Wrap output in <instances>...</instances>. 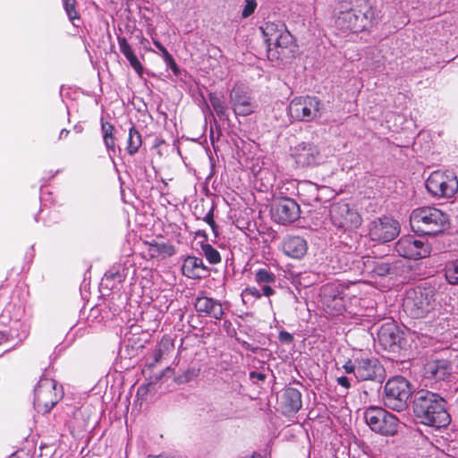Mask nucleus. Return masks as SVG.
Returning a JSON list of instances; mask_svg holds the SVG:
<instances>
[{
    "label": "nucleus",
    "instance_id": "obj_1",
    "mask_svg": "<svg viewBox=\"0 0 458 458\" xmlns=\"http://www.w3.org/2000/svg\"><path fill=\"white\" fill-rule=\"evenodd\" d=\"M412 411L417 420L427 426L442 428L450 422L445 399L428 390L421 389L414 394Z\"/></svg>",
    "mask_w": 458,
    "mask_h": 458
},
{
    "label": "nucleus",
    "instance_id": "obj_2",
    "mask_svg": "<svg viewBox=\"0 0 458 458\" xmlns=\"http://www.w3.org/2000/svg\"><path fill=\"white\" fill-rule=\"evenodd\" d=\"M412 231L421 235L442 233L449 225L448 216L433 207L414 209L410 216Z\"/></svg>",
    "mask_w": 458,
    "mask_h": 458
},
{
    "label": "nucleus",
    "instance_id": "obj_3",
    "mask_svg": "<svg viewBox=\"0 0 458 458\" xmlns=\"http://www.w3.org/2000/svg\"><path fill=\"white\" fill-rule=\"evenodd\" d=\"M375 18V12L368 0H354L352 6L340 12L337 27L344 31L358 33L365 30Z\"/></svg>",
    "mask_w": 458,
    "mask_h": 458
},
{
    "label": "nucleus",
    "instance_id": "obj_4",
    "mask_svg": "<svg viewBox=\"0 0 458 458\" xmlns=\"http://www.w3.org/2000/svg\"><path fill=\"white\" fill-rule=\"evenodd\" d=\"M434 296L432 290L420 287L408 290L403 301L404 312L412 318L427 317L435 309Z\"/></svg>",
    "mask_w": 458,
    "mask_h": 458
},
{
    "label": "nucleus",
    "instance_id": "obj_5",
    "mask_svg": "<svg viewBox=\"0 0 458 458\" xmlns=\"http://www.w3.org/2000/svg\"><path fill=\"white\" fill-rule=\"evenodd\" d=\"M347 374H353L359 381H373L378 390L386 377L385 369L376 358L349 360L344 366Z\"/></svg>",
    "mask_w": 458,
    "mask_h": 458
},
{
    "label": "nucleus",
    "instance_id": "obj_6",
    "mask_svg": "<svg viewBox=\"0 0 458 458\" xmlns=\"http://www.w3.org/2000/svg\"><path fill=\"white\" fill-rule=\"evenodd\" d=\"M383 401L385 405L396 411L407 408V401L411 394L410 382L403 377H394L386 383Z\"/></svg>",
    "mask_w": 458,
    "mask_h": 458
},
{
    "label": "nucleus",
    "instance_id": "obj_7",
    "mask_svg": "<svg viewBox=\"0 0 458 458\" xmlns=\"http://www.w3.org/2000/svg\"><path fill=\"white\" fill-rule=\"evenodd\" d=\"M363 417L367 425L376 433L383 436H394L398 430L399 420L381 407L367 408Z\"/></svg>",
    "mask_w": 458,
    "mask_h": 458
},
{
    "label": "nucleus",
    "instance_id": "obj_8",
    "mask_svg": "<svg viewBox=\"0 0 458 458\" xmlns=\"http://www.w3.org/2000/svg\"><path fill=\"white\" fill-rule=\"evenodd\" d=\"M299 47L293 36L288 30L278 40L269 43L267 58L278 64L292 62L298 55Z\"/></svg>",
    "mask_w": 458,
    "mask_h": 458
},
{
    "label": "nucleus",
    "instance_id": "obj_9",
    "mask_svg": "<svg viewBox=\"0 0 458 458\" xmlns=\"http://www.w3.org/2000/svg\"><path fill=\"white\" fill-rule=\"evenodd\" d=\"M322 103L316 97H301L293 98L289 106L290 115L301 122H310L321 114Z\"/></svg>",
    "mask_w": 458,
    "mask_h": 458
},
{
    "label": "nucleus",
    "instance_id": "obj_10",
    "mask_svg": "<svg viewBox=\"0 0 458 458\" xmlns=\"http://www.w3.org/2000/svg\"><path fill=\"white\" fill-rule=\"evenodd\" d=\"M426 188L433 196L451 198L458 191V180L453 173L435 171L426 181Z\"/></svg>",
    "mask_w": 458,
    "mask_h": 458
},
{
    "label": "nucleus",
    "instance_id": "obj_11",
    "mask_svg": "<svg viewBox=\"0 0 458 458\" xmlns=\"http://www.w3.org/2000/svg\"><path fill=\"white\" fill-rule=\"evenodd\" d=\"M399 233V223L388 216L377 217L371 221L369 226L370 240L380 243L393 241Z\"/></svg>",
    "mask_w": 458,
    "mask_h": 458
},
{
    "label": "nucleus",
    "instance_id": "obj_12",
    "mask_svg": "<svg viewBox=\"0 0 458 458\" xmlns=\"http://www.w3.org/2000/svg\"><path fill=\"white\" fill-rule=\"evenodd\" d=\"M329 214L333 224L339 228L353 229L361 224L360 214L345 202L331 204Z\"/></svg>",
    "mask_w": 458,
    "mask_h": 458
},
{
    "label": "nucleus",
    "instance_id": "obj_13",
    "mask_svg": "<svg viewBox=\"0 0 458 458\" xmlns=\"http://www.w3.org/2000/svg\"><path fill=\"white\" fill-rule=\"evenodd\" d=\"M396 252L406 259H419L429 256L431 251L430 245L412 235L401 237L395 243Z\"/></svg>",
    "mask_w": 458,
    "mask_h": 458
},
{
    "label": "nucleus",
    "instance_id": "obj_14",
    "mask_svg": "<svg viewBox=\"0 0 458 458\" xmlns=\"http://www.w3.org/2000/svg\"><path fill=\"white\" fill-rule=\"evenodd\" d=\"M292 156L296 165L302 168L319 165L323 162L319 147L312 142L297 144L293 149Z\"/></svg>",
    "mask_w": 458,
    "mask_h": 458
},
{
    "label": "nucleus",
    "instance_id": "obj_15",
    "mask_svg": "<svg viewBox=\"0 0 458 458\" xmlns=\"http://www.w3.org/2000/svg\"><path fill=\"white\" fill-rule=\"evenodd\" d=\"M273 219L282 225L291 224L300 216V207L295 200L284 198L276 201L271 208Z\"/></svg>",
    "mask_w": 458,
    "mask_h": 458
},
{
    "label": "nucleus",
    "instance_id": "obj_16",
    "mask_svg": "<svg viewBox=\"0 0 458 458\" xmlns=\"http://www.w3.org/2000/svg\"><path fill=\"white\" fill-rule=\"evenodd\" d=\"M403 331L393 321L383 324L378 332L379 344L385 350L395 352L403 341Z\"/></svg>",
    "mask_w": 458,
    "mask_h": 458
},
{
    "label": "nucleus",
    "instance_id": "obj_17",
    "mask_svg": "<svg viewBox=\"0 0 458 458\" xmlns=\"http://www.w3.org/2000/svg\"><path fill=\"white\" fill-rule=\"evenodd\" d=\"M230 100L236 115L247 116L254 112L255 105L251 98L241 88L232 89Z\"/></svg>",
    "mask_w": 458,
    "mask_h": 458
},
{
    "label": "nucleus",
    "instance_id": "obj_18",
    "mask_svg": "<svg viewBox=\"0 0 458 458\" xmlns=\"http://www.w3.org/2000/svg\"><path fill=\"white\" fill-rule=\"evenodd\" d=\"M452 367L447 360H433L423 368V376L430 380H444L451 375Z\"/></svg>",
    "mask_w": 458,
    "mask_h": 458
},
{
    "label": "nucleus",
    "instance_id": "obj_19",
    "mask_svg": "<svg viewBox=\"0 0 458 458\" xmlns=\"http://www.w3.org/2000/svg\"><path fill=\"white\" fill-rule=\"evenodd\" d=\"M194 307L198 312L205 313L215 319H222L225 313L218 301L207 296L197 297Z\"/></svg>",
    "mask_w": 458,
    "mask_h": 458
},
{
    "label": "nucleus",
    "instance_id": "obj_20",
    "mask_svg": "<svg viewBox=\"0 0 458 458\" xmlns=\"http://www.w3.org/2000/svg\"><path fill=\"white\" fill-rule=\"evenodd\" d=\"M182 274L192 279L202 278L208 273L203 260L197 257H187L182 267Z\"/></svg>",
    "mask_w": 458,
    "mask_h": 458
},
{
    "label": "nucleus",
    "instance_id": "obj_21",
    "mask_svg": "<svg viewBox=\"0 0 458 458\" xmlns=\"http://www.w3.org/2000/svg\"><path fill=\"white\" fill-rule=\"evenodd\" d=\"M283 250L287 256L301 259L307 252V242L300 236H287L284 240Z\"/></svg>",
    "mask_w": 458,
    "mask_h": 458
},
{
    "label": "nucleus",
    "instance_id": "obj_22",
    "mask_svg": "<svg viewBox=\"0 0 458 458\" xmlns=\"http://www.w3.org/2000/svg\"><path fill=\"white\" fill-rule=\"evenodd\" d=\"M321 296L324 304L333 308L335 312H341L344 308V300L338 287L334 284H327L321 290Z\"/></svg>",
    "mask_w": 458,
    "mask_h": 458
},
{
    "label": "nucleus",
    "instance_id": "obj_23",
    "mask_svg": "<svg viewBox=\"0 0 458 458\" xmlns=\"http://www.w3.org/2000/svg\"><path fill=\"white\" fill-rule=\"evenodd\" d=\"M298 195L304 205L315 207L320 202L319 189L316 183L305 181L298 185Z\"/></svg>",
    "mask_w": 458,
    "mask_h": 458
},
{
    "label": "nucleus",
    "instance_id": "obj_24",
    "mask_svg": "<svg viewBox=\"0 0 458 458\" xmlns=\"http://www.w3.org/2000/svg\"><path fill=\"white\" fill-rule=\"evenodd\" d=\"M260 30L265 38L267 47H269V43L278 40L280 36H283L288 31L286 25L280 21H267L260 27Z\"/></svg>",
    "mask_w": 458,
    "mask_h": 458
},
{
    "label": "nucleus",
    "instance_id": "obj_25",
    "mask_svg": "<svg viewBox=\"0 0 458 458\" xmlns=\"http://www.w3.org/2000/svg\"><path fill=\"white\" fill-rule=\"evenodd\" d=\"M284 408L288 412H296L301 408V394L295 389L289 387L283 394Z\"/></svg>",
    "mask_w": 458,
    "mask_h": 458
},
{
    "label": "nucleus",
    "instance_id": "obj_26",
    "mask_svg": "<svg viewBox=\"0 0 458 458\" xmlns=\"http://www.w3.org/2000/svg\"><path fill=\"white\" fill-rule=\"evenodd\" d=\"M119 47L120 51L123 54V55L127 58L131 67L135 70V72L141 76L143 73V66L140 62L134 55L131 46L129 45L127 39L125 38H119Z\"/></svg>",
    "mask_w": 458,
    "mask_h": 458
},
{
    "label": "nucleus",
    "instance_id": "obj_27",
    "mask_svg": "<svg viewBox=\"0 0 458 458\" xmlns=\"http://www.w3.org/2000/svg\"><path fill=\"white\" fill-rule=\"evenodd\" d=\"M62 4L69 21L73 26L80 27L81 18L78 10L77 0H62Z\"/></svg>",
    "mask_w": 458,
    "mask_h": 458
},
{
    "label": "nucleus",
    "instance_id": "obj_28",
    "mask_svg": "<svg viewBox=\"0 0 458 458\" xmlns=\"http://www.w3.org/2000/svg\"><path fill=\"white\" fill-rule=\"evenodd\" d=\"M399 263L389 264L383 261L373 262L372 273L379 276L398 275Z\"/></svg>",
    "mask_w": 458,
    "mask_h": 458
},
{
    "label": "nucleus",
    "instance_id": "obj_29",
    "mask_svg": "<svg viewBox=\"0 0 458 458\" xmlns=\"http://www.w3.org/2000/svg\"><path fill=\"white\" fill-rule=\"evenodd\" d=\"M141 143L142 141L140 132L134 127H131L129 131V137L127 140V152L130 155H134L138 152Z\"/></svg>",
    "mask_w": 458,
    "mask_h": 458
},
{
    "label": "nucleus",
    "instance_id": "obj_30",
    "mask_svg": "<svg viewBox=\"0 0 458 458\" xmlns=\"http://www.w3.org/2000/svg\"><path fill=\"white\" fill-rule=\"evenodd\" d=\"M208 99L211 106L214 111L216 113L217 116L221 119H227L226 114V106L220 97H218L216 93H210L208 96Z\"/></svg>",
    "mask_w": 458,
    "mask_h": 458
},
{
    "label": "nucleus",
    "instance_id": "obj_31",
    "mask_svg": "<svg viewBox=\"0 0 458 458\" xmlns=\"http://www.w3.org/2000/svg\"><path fill=\"white\" fill-rule=\"evenodd\" d=\"M445 276L449 284H458V259L446 264Z\"/></svg>",
    "mask_w": 458,
    "mask_h": 458
},
{
    "label": "nucleus",
    "instance_id": "obj_32",
    "mask_svg": "<svg viewBox=\"0 0 458 458\" xmlns=\"http://www.w3.org/2000/svg\"><path fill=\"white\" fill-rule=\"evenodd\" d=\"M154 45L155 47L161 51L162 53V55L164 57V60L165 62L166 63L167 66H169L172 71L174 72V73L175 75L179 74V68L176 64V63L174 62V59L173 58V56L168 53V51L166 50V48L158 41H154Z\"/></svg>",
    "mask_w": 458,
    "mask_h": 458
},
{
    "label": "nucleus",
    "instance_id": "obj_33",
    "mask_svg": "<svg viewBox=\"0 0 458 458\" xmlns=\"http://www.w3.org/2000/svg\"><path fill=\"white\" fill-rule=\"evenodd\" d=\"M149 250L154 254H166L172 256L174 254V248L171 244L158 243L153 242L149 243Z\"/></svg>",
    "mask_w": 458,
    "mask_h": 458
},
{
    "label": "nucleus",
    "instance_id": "obj_34",
    "mask_svg": "<svg viewBox=\"0 0 458 458\" xmlns=\"http://www.w3.org/2000/svg\"><path fill=\"white\" fill-rule=\"evenodd\" d=\"M276 280V275L266 268H260L255 274V281L258 284H273Z\"/></svg>",
    "mask_w": 458,
    "mask_h": 458
},
{
    "label": "nucleus",
    "instance_id": "obj_35",
    "mask_svg": "<svg viewBox=\"0 0 458 458\" xmlns=\"http://www.w3.org/2000/svg\"><path fill=\"white\" fill-rule=\"evenodd\" d=\"M201 249L204 252L206 259L208 260L210 264H217L221 261V256L219 252L210 244H202Z\"/></svg>",
    "mask_w": 458,
    "mask_h": 458
},
{
    "label": "nucleus",
    "instance_id": "obj_36",
    "mask_svg": "<svg viewBox=\"0 0 458 458\" xmlns=\"http://www.w3.org/2000/svg\"><path fill=\"white\" fill-rule=\"evenodd\" d=\"M197 376L198 371L195 369H189L182 375L177 377L175 380L179 384H183L191 381Z\"/></svg>",
    "mask_w": 458,
    "mask_h": 458
},
{
    "label": "nucleus",
    "instance_id": "obj_37",
    "mask_svg": "<svg viewBox=\"0 0 458 458\" xmlns=\"http://www.w3.org/2000/svg\"><path fill=\"white\" fill-rule=\"evenodd\" d=\"M256 6L257 3L254 0H245V6L242 13V17L247 18L250 16L254 13Z\"/></svg>",
    "mask_w": 458,
    "mask_h": 458
},
{
    "label": "nucleus",
    "instance_id": "obj_38",
    "mask_svg": "<svg viewBox=\"0 0 458 458\" xmlns=\"http://www.w3.org/2000/svg\"><path fill=\"white\" fill-rule=\"evenodd\" d=\"M154 390H155V384L154 383H148V384L140 386L138 388L137 395L140 396L142 399H144L148 392H151V391H154Z\"/></svg>",
    "mask_w": 458,
    "mask_h": 458
},
{
    "label": "nucleus",
    "instance_id": "obj_39",
    "mask_svg": "<svg viewBox=\"0 0 458 458\" xmlns=\"http://www.w3.org/2000/svg\"><path fill=\"white\" fill-rule=\"evenodd\" d=\"M204 221L207 222L210 227L212 228L213 233L215 235H217V228L216 222L214 221V215H213V208H211L207 215L204 217Z\"/></svg>",
    "mask_w": 458,
    "mask_h": 458
},
{
    "label": "nucleus",
    "instance_id": "obj_40",
    "mask_svg": "<svg viewBox=\"0 0 458 458\" xmlns=\"http://www.w3.org/2000/svg\"><path fill=\"white\" fill-rule=\"evenodd\" d=\"M242 297L251 296L256 299H259L261 297L260 292L256 287H247L242 292Z\"/></svg>",
    "mask_w": 458,
    "mask_h": 458
},
{
    "label": "nucleus",
    "instance_id": "obj_41",
    "mask_svg": "<svg viewBox=\"0 0 458 458\" xmlns=\"http://www.w3.org/2000/svg\"><path fill=\"white\" fill-rule=\"evenodd\" d=\"M101 128H102V131L104 133V137H107V136L113 135V131H114V128L108 122L102 123Z\"/></svg>",
    "mask_w": 458,
    "mask_h": 458
},
{
    "label": "nucleus",
    "instance_id": "obj_42",
    "mask_svg": "<svg viewBox=\"0 0 458 458\" xmlns=\"http://www.w3.org/2000/svg\"><path fill=\"white\" fill-rule=\"evenodd\" d=\"M278 338L282 343L285 344H291L293 341V336L286 331H281Z\"/></svg>",
    "mask_w": 458,
    "mask_h": 458
},
{
    "label": "nucleus",
    "instance_id": "obj_43",
    "mask_svg": "<svg viewBox=\"0 0 458 458\" xmlns=\"http://www.w3.org/2000/svg\"><path fill=\"white\" fill-rule=\"evenodd\" d=\"M104 141L108 149H111L112 151H114L115 144H114V138L113 135L104 137Z\"/></svg>",
    "mask_w": 458,
    "mask_h": 458
},
{
    "label": "nucleus",
    "instance_id": "obj_44",
    "mask_svg": "<svg viewBox=\"0 0 458 458\" xmlns=\"http://www.w3.org/2000/svg\"><path fill=\"white\" fill-rule=\"evenodd\" d=\"M337 383L344 386V388L346 389H349L351 387V384H350V381H349V378L347 377H339L337 379H336Z\"/></svg>",
    "mask_w": 458,
    "mask_h": 458
},
{
    "label": "nucleus",
    "instance_id": "obj_45",
    "mask_svg": "<svg viewBox=\"0 0 458 458\" xmlns=\"http://www.w3.org/2000/svg\"><path fill=\"white\" fill-rule=\"evenodd\" d=\"M250 377L251 379H253V380L257 379V380H259V381H263L266 378V375L264 373H261V372L251 371L250 373Z\"/></svg>",
    "mask_w": 458,
    "mask_h": 458
},
{
    "label": "nucleus",
    "instance_id": "obj_46",
    "mask_svg": "<svg viewBox=\"0 0 458 458\" xmlns=\"http://www.w3.org/2000/svg\"><path fill=\"white\" fill-rule=\"evenodd\" d=\"M120 276V273L118 270L116 271H107L106 274H105V277L106 280H114L115 279L116 277H119Z\"/></svg>",
    "mask_w": 458,
    "mask_h": 458
},
{
    "label": "nucleus",
    "instance_id": "obj_47",
    "mask_svg": "<svg viewBox=\"0 0 458 458\" xmlns=\"http://www.w3.org/2000/svg\"><path fill=\"white\" fill-rule=\"evenodd\" d=\"M261 290H262L263 294L267 297H270L271 295H273L275 293L274 289L267 284L263 285Z\"/></svg>",
    "mask_w": 458,
    "mask_h": 458
},
{
    "label": "nucleus",
    "instance_id": "obj_48",
    "mask_svg": "<svg viewBox=\"0 0 458 458\" xmlns=\"http://www.w3.org/2000/svg\"><path fill=\"white\" fill-rule=\"evenodd\" d=\"M10 337L9 335L5 332H0V345L7 343L9 341Z\"/></svg>",
    "mask_w": 458,
    "mask_h": 458
},
{
    "label": "nucleus",
    "instance_id": "obj_49",
    "mask_svg": "<svg viewBox=\"0 0 458 458\" xmlns=\"http://www.w3.org/2000/svg\"><path fill=\"white\" fill-rule=\"evenodd\" d=\"M69 133V131L67 130H62L60 132H59V138H63V137H65L67 136V134Z\"/></svg>",
    "mask_w": 458,
    "mask_h": 458
},
{
    "label": "nucleus",
    "instance_id": "obj_50",
    "mask_svg": "<svg viewBox=\"0 0 458 458\" xmlns=\"http://www.w3.org/2000/svg\"><path fill=\"white\" fill-rule=\"evenodd\" d=\"M55 403L52 402V403H51V405H50L49 407H47V406L46 405V410H45V411H46V412L50 411L53 409V407L55 406Z\"/></svg>",
    "mask_w": 458,
    "mask_h": 458
},
{
    "label": "nucleus",
    "instance_id": "obj_51",
    "mask_svg": "<svg viewBox=\"0 0 458 458\" xmlns=\"http://www.w3.org/2000/svg\"><path fill=\"white\" fill-rule=\"evenodd\" d=\"M247 349L250 350L252 352H257V351L259 349V347H250V345L247 346Z\"/></svg>",
    "mask_w": 458,
    "mask_h": 458
},
{
    "label": "nucleus",
    "instance_id": "obj_52",
    "mask_svg": "<svg viewBox=\"0 0 458 458\" xmlns=\"http://www.w3.org/2000/svg\"><path fill=\"white\" fill-rule=\"evenodd\" d=\"M10 458H20V457H19L18 454H17V453H15V454H13L10 456Z\"/></svg>",
    "mask_w": 458,
    "mask_h": 458
}]
</instances>
